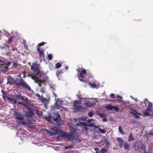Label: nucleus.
I'll return each instance as SVG.
<instances>
[{
    "label": "nucleus",
    "mask_w": 153,
    "mask_h": 153,
    "mask_svg": "<svg viewBox=\"0 0 153 153\" xmlns=\"http://www.w3.org/2000/svg\"><path fill=\"white\" fill-rule=\"evenodd\" d=\"M73 131H75V130H74V129H73Z\"/></svg>",
    "instance_id": "59"
},
{
    "label": "nucleus",
    "mask_w": 153,
    "mask_h": 153,
    "mask_svg": "<svg viewBox=\"0 0 153 153\" xmlns=\"http://www.w3.org/2000/svg\"><path fill=\"white\" fill-rule=\"evenodd\" d=\"M107 151V150L103 148L100 151V153H105Z\"/></svg>",
    "instance_id": "37"
},
{
    "label": "nucleus",
    "mask_w": 153,
    "mask_h": 153,
    "mask_svg": "<svg viewBox=\"0 0 153 153\" xmlns=\"http://www.w3.org/2000/svg\"><path fill=\"white\" fill-rule=\"evenodd\" d=\"M74 120H77L76 119H74Z\"/></svg>",
    "instance_id": "60"
},
{
    "label": "nucleus",
    "mask_w": 153,
    "mask_h": 153,
    "mask_svg": "<svg viewBox=\"0 0 153 153\" xmlns=\"http://www.w3.org/2000/svg\"><path fill=\"white\" fill-rule=\"evenodd\" d=\"M16 119L19 120H22L23 119V117L22 114H16Z\"/></svg>",
    "instance_id": "18"
},
{
    "label": "nucleus",
    "mask_w": 153,
    "mask_h": 153,
    "mask_svg": "<svg viewBox=\"0 0 153 153\" xmlns=\"http://www.w3.org/2000/svg\"><path fill=\"white\" fill-rule=\"evenodd\" d=\"M48 59L49 60H51L52 58V56L51 54H50L48 55Z\"/></svg>",
    "instance_id": "39"
},
{
    "label": "nucleus",
    "mask_w": 153,
    "mask_h": 153,
    "mask_svg": "<svg viewBox=\"0 0 153 153\" xmlns=\"http://www.w3.org/2000/svg\"><path fill=\"white\" fill-rule=\"evenodd\" d=\"M54 95L55 96H56V94H55L54 93Z\"/></svg>",
    "instance_id": "61"
},
{
    "label": "nucleus",
    "mask_w": 153,
    "mask_h": 153,
    "mask_svg": "<svg viewBox=\"0 0 153 153\" xmlns=\"http://www.w3.org/2000/svg\"><path fill=\"white\" fill-rule=\"evenodd\" d=\"M61 65H62L59 62L57 63L56 65V68H59L61 67Z\"/></svg>",
    "instance_id": "35"
},
{
    "label": "nucleus",
    "mask_w": 153,
    "mask_h": 153,
    "mask_svg": "<svg viewBox=\"0 0 153 153\" xmlns=\"http://www.w3.org/2000/svg\"><path fill=\"white\" fill-rule=\"evenodd\" d=\"M117 97L118 98H122V97L121 96H117Z\"/></svg>",
    "instance_id": "56"
},
{
    "label": "nucleus",
    "mask_w": 153,
    "mask_h": 153,
    "mask_svg": "<svg viewBox=\"0 0 153 153\" xmlns=\"http://www.w3.org/2000/svg\"><path fill=\"white\" fill-rule=\"evenodd\" d=\"M38 97H41V99H42V102L44 105H47L48 102L49 101V98L48 99H46L45 98H44L43 96H37Z\"/></svg>",
    "instance_id": "12"
},
{
    "label": "nucleus",
    "mask_w": 153,
    "mask_h": 153,
    "mask_svg": "<svg viewBox=\"0 0 153 153\" xmlns=\"http://www.w3.org/2000/svg\"><path fill=\"white\" fill-rule=\"evenodd\" d=\"M93 120L89 119L87 120V123H91V121Z\"/></svg>",
    "instance_id": "45"
},
{
    "label": "nucleus",
    "mask_w": 153,
    "mask_h": 153,
    "mask_svg": "<svg viewBox=\"0 0 153 153\" xmlns=\"http://www.w3.org/2000/svg\"><path fill=\"white\" fill-rule=\"evenodd\" d=\"M152 111L150 110H148V109L147 108L146 110L143 113V115L144 116H148L150 115V112Z\"/></svg>",
    "instance_id": "17"
},
{
    "label": "nucleus",
    "mask_w": 153,
    "mask_h": 153,
    "mask_svg": "<svg viewBox=\"0 0 153 153\" xmlns=\"http://www.w3.org/2000/svg\"><path fill=\"white\" fill-rule=\"evenodd\" d=\"M81 123L82 124V125L84 126L85 129V130H88V128H87V126H88V125L83 122Z\"/></svg>",
    "instance_id": "34"
},
{
    "label": "nucleus",
    "mask_w": 153,
    "mask_h": 153,
    "mask_svg": "<svg viewBox=\"0 0 153 153\" xmlns=\"http://www.w3.org/2000/svg\"><path fill=\"white\" fill-rule=\"evenodd\" d=\"M104 118H103L102 119V121L103 122H106V121H107V120L106 118V117H104Z\"/></svg>",
    "instance_id": "46"
},
{
    "label": "nucleus",
    "mask_w": 153,
    "mask_h": 153,
    "mask_svg": "<svg viewBox=\"0 0 153 153\" xmlns=\"http://www.w3.org/2000/svg\"><path fill=\"white\" fill-rule=\"evenodd\" d=\"M26 73V72H24L23 73H21L19 74L18 75L20 79L21 78H25L26 77V76L25 75V74Z\"/></svg>",
    "instance_id": "25"
},
{
    "label": "nucleus",
    "mask_w": 153,
    "mask_h": 153,
    "mask_svg": "<svg viewBox=\"0 0 153 153\" xmlns=\"http://www.w3.org/2000/svg\"><path fill=\"white\" fill-rule=\"evenodd\" d=\"M63 73V71L61 70H58L56 73V76L58 77L59 76V75L61 74H62Z\"/></svg>",
    "instance_id": "29"
},
{
    "label": "nucleus",
    "mask_w": 153,
    "mask_h": 153,
    "mask_svg": "<svg viewBox=\"0 0 153 153\" xmlns=\"http://www.w3.org/2000/svg\"><path fill=\"white\" fill-rule=\"evenodd\" d=\"M40 91L42 93H44L45 92V89L44 88H42L40 90Z\"/></svg>",
    "instance_id": "44"
},
{
    "label": "nucleus",
    "mask_w": 153,
    "mask_h": 153,
    "mask_svg": "<svg viewBox=\"0 0 153 153\" xmlns=\"http://www.w3.org/2000/svg\"><path fill=\"white\" fill-rule=\"evenodd\" d=\"M10 101L11 102H13L14 103H15L16 104H21L22 105H25V104L23 103L22 102H19L17 101V100H14L13 99H10Z\"/></svg>",
    "instance_id": "22"
},
{
    "label": "nucleus",
    "mask_w": 153,
    "mask_h": 153,
    "mask_svg": "<svg viewBox=\"0 0 153 153\" xmlns=\"http://www.w3.org/2000/svg\"><path fill=\"white\" fill-rule=\"evenodd\" d=\"M97 114L101 118L106 117V114L103 113H101L100 111H98Z\"/></svg>",
    "instance_id": "20"
},
{
    "label": "nucleus",
    "mask_w": 153,
    "mask_h": 153,
    "mask_svg": "<svg viewBox=\"0 0 153 153\" xmlns=\"http://www.w3.org/2000/svg\"><path fill=\"white\" fill-rule=\"evenodd\" d=\"M37 50L39 54L40 60L41 61H42V60H43L45 59V54L43 52L42 48H41V49H39V48L38 49H37Z\"/></svg>",
    "instance_id": "10"
},
{
    "label": "nucleus",
    "mask_w": 153,
    "mask_h": 153,
    "mask_svg": "<svg viewBox=\"0 0 153 153\" xmlns=\"http://www.w3.org/2000/svg\"><path fill=\"white\" fill-rule=\"evenodd\" d=\"M76 70L77 72H79L80 71V70L79 69H77Z\"/></svg>",
    "instance_id": "54"
},
{
    "label": "nucleus",
    "mask_w": 153,
    "mask_h": 153,
    "mask_svg": "<svg viewBox=\"0 0 153 153\" xmlns=\"http://www.w3.org/2000/svg\"><path fill=\"white\" fill-rule=\"evenodd\" d=\"M65 69L67 70H68V66H65Z\"/></svg>",
    "instance_id": "50"
},
{
    "label": "nucleus",
    "mask_w": 153,
    "mask_h": 153,
    "mask_svg": "<svg viewBox=\"0 0 153 153\" xmlns=\"http://www.w3.org/2000/svg\"><path fill=\"white\" fill-rule=\"evenodd\" d=\"M59 101H60V99L58 98L56 100V102H58Z\"/></svg>",
    "instance_id": "51"
},
{
    "label": "nucleus",
    "mask_w": 153,
    "mask_h": 153,
    "mask_svg": "<svg viewBox=\"0 0 153 153\" xmlns=\"http://www.w3.org/2000/svg\"><path fill=\"white\" fill-rule=\"evenodd\" d=\"M132 110L134 112H130V113L134 115L136 118H139L140 117L139 115H138L137 114H138V113L137 112V111L133 109H132Z\"/></svg>",
    "instance_id": "21"
},
{
    "label": "nucleus",
    "mask_w": 153,
    "mask_h": 153,
    "mask_svg": "<svg viewBox=\"0 0 153 153\" xmlns=\"http://www.w3.org/2000/svg\"><path fill=\"white\" fill-rule=\"evenodd\" d=\"M56 106V109H60V107H61L59 105H56V103L55 104Z\"/></svg>",
    "instance_id": "47"
},
{
    "label": "nucleus",
    "mask_w": 153,
    "mask_h": 153,
    "mask_svg": "<svg viewBox=\"0 0 153 153\" xmlns=\"http://www.w3.org/2000/svg\"><path fill=\"white\" fill-rule=\"evenodd\" d=\"M94 149L96 151L95 153H100L98 151L99 150L98 148H95Z\"/></svg>",
    "instance_id": "42"
},
{
    "label": "nucleus",
    "mask_w": 153,
    "mask_h": 153,
    "mask_svg": "<svg viewBox=\"0 0 153 153\" xmlns=\"http://www.w3.org/2000/svg\"><path fill=\"white\" fill-rule=\"evenodd\" d=\"M118 129L119 131L120 134H124V132L123 131V129L121 128V126L120 125H119Z\"/></svg>",
    "instance_id": "28"
},
{
    "label": "nucleus",
    "mask_w": 153,
    "mask_h": 153,
    "mask_svg": "<svg viewBox=\"0 0 153 153\" xmlns=\"http://www.w3.org/2000/svg\"><path fill=\"white\" fill-rule=\"evenodd\" d=\"M25 114L27 117H31L33 115V110L30 109L29 111L27 112Z\"/></svg>",
    "instance_id": "16"
},
{
    "label": "nucleus",
    "mask_w": 153,
    "mask_h": 153,
    "mask_svg": "<svg viewBox=\"0 0 153 153\" xmlns=\"http://www.w3.org/2000/svg\"><path fill=\"white\" fill-rule=\"evenodd\" d=\"M87 74V72L86 70L84 69L82 70L79 73V76L78 77V78L79 80L83 82H88V79L84 78V75Z\"/></svg>",
    "instance_id": "5"
},
{
    "label": "nucleus",
    "mask_w": 153,
    "mask_h": 153,
    "mask_svg": "<svg viewBox=\"0 0 153 153\" xmlns=\"http://www.w3.org/2000/svg\"><path fill=\"white\" fill-rule=\"evenodd\" d=\"M17 99H20L21 100H22L24 102H27L28 101V99L26 96H16Z\"/></svg>",
    "instance_id": "13"
},
{
    "label": "nucleus",
    "mask_w": 153,
    "mask_h": 153,
    "mask_svg": "<svg viewBox=\"0 0 153 153\" xmlns=\"http://www.w3.org/2000/svg\"><path fill=\"white\" fill-rule=\"evenodd\" d=\"M45 43L44 42H42L39 43L38 45L37 46V49H41V48L40 47V46L44 45Z\"/></svg>",
    "instance_id": "26"
},
{
    "label": "nucleus",
    "mask_w": 153,
    "mask_h": 153,
    "mask_svg": "<svg viewBox=\"0 0 153 153\" xmlns=\"http://www.w3.org/2000/svg\"><path fill=\"white\" fill-rule=\"evenodd\" d=\"M51 118L52 120L57 123V124H58L60 123V116L57 115V116L55 118L54 117H52Z\"/></svg>",
    "instance_id": "14"
},
{
    "label": "nucleus",
    "mask_w": 153,
    "mask_h": 153,
    "mask_svg": "<svg viewBox=\"0 0 153 153\" xmlns=\"http://www.w3.org/2000/svg\"><path fill=\"white\" fill-rule=\"evenodd\" d=\"M31 66V69L37 76L39 77H42V73L40 71V65L36 63H32V65Z\"/></svg>",
    "instance_id": "3"
},
{
    "label": "nucleus",
    "mask_w": 153,
    "mask_h": 153,
    "mask_svg": "<svg viewBox=\"0 0 153 153\" xmlns=\"http://www.w3.org/2000/svg\"><path fill=\"white\" fill-rule=\"evenodd\" d=\"M10 62L13 64L12 67L13 68L15 69L18 66V62L17 61H13Z\"/></svg>",
    "instance_id": "19"
},
{
    "label": "nucleus",
    "mask_w": 153,
    "mask_h": 153,
    "mask_svg": "<svg viewBox=\"0 0 153 153\" xmlns=\"http://www.w3.org/2000/svg\"><path fill=\"white\" fill-rule=\"evenodd\" d=\"M13 37H14L13 36H10L9 38L8 39V42L9 43H10L12 41V40H13Z\"/></svg>",
    "instance_id": "36"
},
{
    "label": "nucleus",
    "mask_w": 153,
    "mask_h": 153,
    "mask_svg": "<svg viewBox=\"0 0 153 153\" xmlns=\"http://www.w3.org/2000/svg\"><path fill=\"white\" fill-rule=\"evenodd\" d=\"M16 96H20V95H16Z\"/></svg>",
    "instance_id": "63"
},
{
    "label": "nucleus",
    "mask_w": 153,
    "mask_h": 153,
    "mask_svg": "<svg viewBox=\"0 0 153 153\" xmlns=\"http://www.w3.org/2000/svg\"><path fill=\"white\" fill-rule=\"evenodd\" d=\"M45 119L48 121L49 122L51 123L52 121L51 120V117H46L45 118Z\"/></svg>",
    "instance_id": "31"
},
{
    "label": "nucleus",
    "mask_w": 153,
    "mask_h": 153,
    "mask_svg": "<svg viewBox=\"0 0 153 153\" xmlns=\"http://www.w3.org/2000/svg\"><path fill=\"white\" fill-rule=\"evenodd\" d=\"M1 91L2 92V93H3V95H4V96H6L5 95H4V93H3V91L2 90H1Z\"/></svg>",
    "instance_id": "58"
},
{
    "label": "nucleus",
    "mask_w": 153,
    "mask_h": 153,
    "mask_svg": "<svg viewBox=\"0 0 153 153\" xmlns=\"http://www.w3.org/2000/svg\"><path fill=\"white\" fill-rule=\"evenodd\" d=\"M133 134L132 133H130L129 136V138L128 141L129 142H131V141H133L134 140V138L133 137Z\"/></svg>",
    "instance_id": "24"
},
{
    "label": "nucleus",
    "mask_w": 153,
    "mask_h": 153,
    "mask_svg": "<svg viewBox=\"0 0 153 153\" xmlns=\"http://www.w3.org/2000/svg\"><path fill=\"white\" fill-rule=\"evenodd\" d=\"M105 108L107 110H114L116 112H118L120 108L117 106H112L111 105L108 104L105 105Z\"/></svg>",
    "instance_id": "8"
},
{
    "label": "nucleus",
    "mask_w": 153,
    "mask_h": 153,
    "mask_svg": "<svg viewBox=\"0 0 153 153\" xmlns=\"http://www.w3.org/2000/svg\"><path fill=\"white\" fill-rule=\"evenodd\" d=\"M31 77L36 83L38 84L39 86L40 87L41 86H42V84H45V80H41L40 79L37 78L36 76L33 75H31Z\"/></svg>",
    "instance_id": "7"
},
{
    "label": "nucleus",
    "mask_w": 153,
    "mask_h": 153,
    "mask_svg": "<svg viewBox=\"0 0 153 153\" xmlns=\"http://www.w3.org/2000/svg\"><path fill=\"white\" fill-rule=\"evenodd\" d=\"M111 98H115V97H114L115 96H111Z\"/></svg>",
    "instance_id": "57"
},
{
    "label": "nucleus",
    "mask_w": 153,
    "mask_h": 153,
    "mask_svg": "<svg viewBox=\"0 0 153 153\" xmlns=\"http://www.w3.org/2000/svg\"><path fill=\"white\" fill-rule=\"evenodd\" d=\"M93 113L91 112H90L88 113V115L91 117H93Z\"/></svg>",
    "instance_id": "40"
},
{
    "label": "nucleus",
    "mask_w": 153,
    "mask_h": 153,
    "mask_svg": "<svg viewBox=\"0 0 153 153\" xmlns=\"http://www.w3.org/2000/svg\"><path fill=\"white\" fill-rule=\"evenodd\" d=\"M130 146L127 143H125L124 144V148L125 149L128 150L130 148Z\"/></svg>",
    "instance_id": "23"
},
{
    "label": "nucleus",
    "mask_w": 153,
    "mask_h": 153,
    "mask_svg": "<svg viewBox=\"0 0 153 153\" xmlns=\"http://www.w3.org/2000/svg\"><path fill=\"white\" fill-rule=\"evenodd\" d=\"M110 96H115V95L114 94L112 93L110 95Z\"/></svg>",
    "instance_id": "52"
},
{
    "label": "nucleus",
    "mask_w": 153,
    "mask_h": 153,
    "mask_svg": "<svg viewBox=\"0 0 153 153\" xmlns=\"http://www.w3.org/2000/svg\"><path fill=\"white\" fill-rule=\"evenodd\" d=\"M152 103L149 102L147 109L148 110H150L152 111Z\"/></svg>",
    "instance_id": "30"
},
{
    "label": "nucleus",
    "mask_w": 153,
    "mask_h": 153,
    "mask_svg": "<svg viewBox=\"0 0 153 153\" xmlns=\"http://www.w3.org/2000/svg\"><path fill=\"white\" fill-rule=\"evenodd\" d=\"M94 126V127L95 128H98V129H99V126H96L94 125V126Z\"/></svg>",
    "instance_id": "49"
},
{
    "label": "nucleus",
    "mask_w": 153,
    "mask_h": 153,
    "mask_svg": "<svg viewBox=\"0 0 153 153\" xmlns=\"http://www.w3.org/2000/svg\"><path fill=\"white\" fill-rule=\"evenodd\" d=\"M88 83L91 86V87L93 88H95L97 89L99 87V84L97 81H94L93 83L90 82H88Z\"/></svg>",
    "instance_id": "11"
},
{
    "label": "nucleus",
    "mask_w": 153,
    "mask_h": 153,
    "mask_svg": "<svg viewBox=\"0 0 153 153\" xmlns=\"http://www.w3.org/2000/svg\"><path fill=\"white\" fill-rule=\"evenodd\" d=\"M88 98L87 99V100L86 99V98H80V101H82L83 102H85V101L87 102L88 103L89 102V101L88 100Z\"/></svg>",
    "instance_id": "32"
},
{
    "label": "nucleus",
    "mask_w": 153,
    "mask_h": 153,
    "mask_svg": "<svg viewBox=\"0 0 153 153\" xmlns=\"http://www.w3.org/2000/svg\"><path fill=\"white\" fill-rule=\"evenodd\" d=\"M7 84H9L10 85H12L13 84V82L12 80V79L10 78H8L7 77Z\"/></svg>",
    "instance_id": "27"
},
{
    "label": "nucleus",
    "mask_w": 153,
    "mask_h": 153,
    "mask_svg": "<svg viewBox=\"0 0 153 153\" xmlns=\"http://www.w3.org/2000/svg\"><path fill=\"white\" fill-rule=\"evenodd\" d=\"M149 135L150 136H153V132H151L149 133Z\"/></svg>",
    "instance_id": "48"
},
{
    "label": "nucleus",
    "mask_w": 153,
    "mask_h": 153,
    "mask_svg": "<svg viewBox=\"0 0 153 153\" xmlns=\"http://www.w3.org/2000/svg\"><path fill=\"white\" fill-rule=\"evenodd\" d=\"M58 135L67 140H72L74 141H77L78 139V134L76 133H73L68 134L65 132L61 131L58 133Z\"/></svg>",
    "instance_id": "1"
},
{
    "label": "nucleus",
    "mask_w": 153,
    "mask_h": 153,
    "mask_svg": "<svg viewBox=\"0 0 153 153\" xmlns=\"http://www.w3.org/2000/svg\"><path fill=\"white\" fill-rule=\"evenodd\" d=\"M117 140L118 142H119V145L120 147L121 148L123 146V143H124V141L122 140L121 138L118 137L117 138Z\"/></svg>",
    "instance_id": "15"
},
{
    "label": "nucleus",
    "mask_w": 153,
    "mask_h": 153,
    "mask_svg": "<svg viewBox=\"0 0 153 153\" xmlns=\"http://www.w3.org/2000/svg\"><path fill=\"white\" fill-rule=\"evenodd\" d=\"M36 96H40V95H39V94H38V95H36Z\"/></svg>",
    "instance_id": "62"
},
{
    "label": "nucleus",
    "mask_w": 153,
    "mask_h": 153,
    "mask_svg": "<svg viewBox=\"0 0 153 153\" xmlns=\"http://www.w3.org/2000/svg\"><path fill=\"white\" fill-rule=\"evenodd\" d=\"M36 113L40 117L42 115V112H40L38 110H37L36 111Z\"/></svg>",
    "instance_id": "33"
},
{
    "label": "nucleus",
    "mask_w": 153,
    "mask_h": 153,
    "mask_svg": "<svg viewBox=\"0 0 153 153\" xmlns=\"http://www.w3.org/2000/svg\"><path fill=\"white\" fill-rule=\"evenodd\" d=\"M11 63L4 58L0 56V67L2 72L7 70Z\"/></svg>",
    "instance_id": "2"
},
{
    "label": "nucleus",
    "mask_w": 153,
    "mask_h": 153,
    "mask_svg": "<svg viewBox=\"0 0 153 153\" xmlns=\"http://www.w3.org/2000/svg\"><path fill=\"white\" fill-rule=\"evenodd\" d=\"M7 96H3V98H6V97H7Z\"/></svg>",
    "instance_id": "55"
},
{
    "label": "nucleus",
    "mask_w": 153,
    "mask_h": 153,
    "mask_svg": "<svg viewBox=\"0 0 153 153\" xmlns=\"http://www.w3.org/2000/svg\"><path fill=\"white\" fill-rule=\"evenodd\" d=\"M94 122H92V123H91L90 124H88V126H89L90 127L93 126L94 125Z\"/></svg>",
    "instance_id": "41"
},
{
    "label": "nucleus",
    "mask_w": 153,
    "mask_h": 153,
    "mask_svg": "<svg viewBox=\"0 0 153 153\" xmlns=\"http://www.w3.org/2000/svg\"><path fill=\"white\" fill-rule=\"evenodd\" d=\"M79 102V101H78L77 100H75L74 102V107L76 111H80L82 109L81 105H78Z\"/></svg>",
    "instance_id": "9"
},
{
    "label": "nucleus",
    "mask_w": 153,
    "mask_h": 153,
    "mask_svg": "<svg viewBox=\"0 0 153 153\" xmlns=\"http://www.w3.org/2000/svg\"><path fill=\"white\" fill-rule=\"evenodd\" d=\"M85 103H87L86 102H84Z\"/></svg>",
    "instance_id": "64"
},
{
    "label": "nucleus",
    "mask_w": 153,
    "mask_h": 153,
    "mask_svg": "<svg viewBox=\"0 0 153 153\" xmlns=\"http://www.w3.org/2000/svg\"><path fill=\"white\" fill-rule=\"evenodd\" d=\"M51 130L53 131L46 130V133L50 136H52L53 135H56L57 134L58 135V132L61 131H62L61 130H58V128L56 127H55L52 128L51 129Z\"/></svg>",
    "instance_id": "6"
},
{
    "label": "nucleus",
    "mask_w": 153,
    "mask_h": 153,
    "mask_svg": "<svg viewBox=\"0 0 153 153\" xmlns=\"http://www.w3.org/2000/svg\"><path fill=\"white\" fill-rule=\"evenodd\" d=\"M11 50L12 51H15V49L14 48H11Z\"/></svg>",
    "instance_id": "53"
},
{
    "label": "nucleus",
    "mask_w": 153,
    "mask_h": 153,
    "mask_svg": "<svg viewBox=\"0 0 153 153\" xmlns=\"http://www.w3.org/2000/svg\"><path fill=\"white\" fill-rule=\"evenodd\" d=\"M141 149L143 150V151H146V147L145 146H142V147H141Z\"/></svg>",
    "instance_id": "43"
},
{
    "label": "nucleus",
    "mask_w": 153,
    "mask_h": 153,
    "mask_svg": "<svg viewBox=\"0 0 153 153\" xmlns=\"http://www.w3.org/2000/svg\"><path fill=\"white\" fill-rule=\"evenodd\" d=\"M15 82L16 84L17 85H21L25 88L26 89L29 91L31 90L30 87L23 80L22 78H21L20 79H16Z\"/></svg>",
    "instance_id": "4"
},
{
    "label": "nucleus",
    "mask_w": 153,
    "mask_h": 153,
    "mask_svg": "<svg viewBox=\"0 0 153 153\" xmlns=\"http://www.w3.org/2000/svg\"><path fill=\"white\" fill-rule=\"evenodd\" d=\"M99 131L100 132L103 134H105L106 132V131L105 129H101L100 128H99Z\"/></svg>",
    "instance_id": "38"
}]
</instances>
